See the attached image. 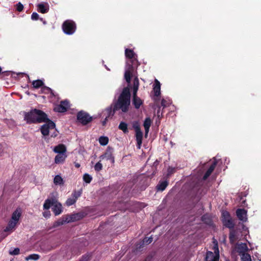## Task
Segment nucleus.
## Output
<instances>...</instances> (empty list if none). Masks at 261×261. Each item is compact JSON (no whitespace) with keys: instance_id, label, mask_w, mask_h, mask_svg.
Segmentation results:
<instances>
[{"instance_id":"nucleus-1","label":"nucleus","mask_w":261,"mask_h":261,"mask_svg":"<svg viewBox=\"0 0 261 261\" xmlns=\"http://www.w3.org/2000/svg\"><path fill=\"white\" fill-rule=\"evenodd\" d=\"M130 88L128 86L124 87L118 99L115 102L106 108L104 114L107 118L112 117L117 111L121 110L123 113H127L129 111L130 105Z\"/></svg>"},{"instance_id":"nucleus-2","label":"nucleus","mask_w":261,"mask_h":261,"mask_svg":"<svg viewBox=\"0 0 261 261\" xmlns=\"http://www.w3.org/2000/svg\"><path fill=\"white\" fill-rule=\"evenodd\" d=\"M24 120L28 124L39 123L48 120L45 113L40 110L34 109L28 112H24Z\"/></svg>"},{"instance_id":"nucleus-3","label":"nucleus","mask_w":261,"mask_h":261,"mask_svg":"<svg viewBox=\"0 0 261 261\" xmlns=\"http://www.w3.org/2000/svg\"><path fill=\"white\" fill-rule=\"evenodd\" d=\"M51 206H53L52 207V211L55 216L59 215L62 213V205L60 202L58 201L56 197H54L46 199L43 204V208L47 210L51 207Z\"/></svg>"},{"instance_id":"nucleus-4","label":"nucleus","mask_w":261,"mask_h":261,"mask_svg":"<svg viewBox=\"0 0 261 261\" xmlns=\"http://www.w3.org/2000/svg\"><path fill=\"white\" fill-rule=\"evenodd\" d=\"M62 29L65 34L70 35L75 32L76 25L73 20H66L63 23Z\"/></svg>"},{"instance_id":"nucleus-5","label":"nucleus","mask_w":261,"mask_h":261,"mask_svg":"<svg viewBox=\"0 0 261 261\" xmlns=\"http://www.w3.org/2000/svg\"><path fill=\"white\" fill-rule=\"evenodd\" d=\"M77 120L83 125H86L93 120V117L86 112L81 111L77 113Z\"/></svg>"},{"instance_id":"nucleus-6","label":"nucleus","mask_w":261,"mask_h":261,"mask_svg":"<svg viewBox=\"0 0 261 261\" xmlns=\"http://www.w3.org/2000/svg\"><path fill=\"white\" fill-rule=\"evenodd\" d=\"M44 122H46V123L41 127L40 130L42 134L45 136L48 135L49 129L55 128L56 124L53 121L49 120L48 118V120H46Z\"/></svg>"},{"instance_id":"nucleus-7","label":"nucleus","mask_w":261,"mask_h":261,"mask_svg":"<svg viewBox=\"0 0 261 261\" xmlns=\"http://www.w3.org/2000/svg\"><path fill=\"white\" fill-rule=\"evenodd\" d=\"M134 128L136 132V139L138 148H140V146L142 143L143 133L141 131L140 126L138 124H134Z\"/></svg>"},{"instance_id":"nucleus-8","label":"nucleus","mask_w":261,"mask_h":261,"mask_svg":"<svg viewBox=\"0 0 261 261\" xmlns=\"http://www.w3.org/2000/svg\"><path fill=\"white\" fill-rule=\"evenodd\" d=\"M99 158L101 160H103L104 159H106L107 160H110L112 164H113L115 162L114 156L113 154V149L110 147H108L105 153L101 155Z\"/></svg>"},{"instance_id":"nucleus-9","label":"nucleus","mask_w":261,"mask_h":261,"mask_svg":"<svg viewBox=\"0 0 261 261\" xmlns=\"http://www.w3.org/2000/svg\"><path fill=\"white\" fill-rule=\"evenodd\" d=\"M68 107L69 102L66 100H62L60 102V105L54 108V110L57 112L63 113L67 110Z\"/></svg>"},{"instance_id":"nucleus-10","label":"nucleus","mask_w":261,"mask_h":261,"mask_svg":"<svg viewBox=\"0 0 261 261\" xmlns=\"http://www.w3.org/2000/svg\"><path fill=\"white\" fill-rule=\"evenodd\" d=\"M66 216L67 218V220L68 221V223L80 220L84 217L83 213H77L70 215H67Z\"/></svg>"},{"instance_id":"nucleus-11","label":"nucleus","mask_w":261,"mask_h":261,"mask_svg":"<svg viewBox=\"0 0 261 261\" xmlns=\"http://www.w3.org/2000/svg\"><path fill=\"white\" fill-rule=\"evenodd\" d=\"M236 215L238 219L242 221L246 222L247 220V211L244 208H238L236 211Z\"/></svg>"},{"instance_id":"nucleus-12","label":"nucleus","mask_w":261,"mask_h":261,"mask_svg":"<svg viewBox=\"0 0 261 261\" xmlns=\"http://www.w3.org/2000/svg\"><path fill=\"white\" fill-rule=\"evenodd\" d=\"M218 253L214 255L211 251H208L206 253L205 260L206 261H219V254L218 249L217 248Z\"/></svg>"},{"instance_id":"nucleus-13","label":"nucleus","mask_w":261,"mask_h":261,"mask_svg":"<svg viewBox=\"0 0 261 261\" xmlns=\"http://www.w3.org/2000/svg\"><path fill=\"white\" fill-rule=\"evenodd\" d=\"M217 164V162L215 159V160L213 161V162L212 163L207 170L206 171L205 174L203 175V178L204 180L206 179L212 174L213 171L214 170L216 165Z\"/></svg>"},{"instance_id":"nucleus-14","label":"nucleus","mask_w":261,"mask_h":261,"mask_svg":"<svg viewBox=\"0 0 261 261\" xmlns=\"http://www.w3.org/2000/svg\"><path fill=\"white\" fill-rule=\"evenodd\" d=\"M132 103L136 109H139L143 103V101L137 95L133 96Z\"/></svg>"},{"instance_id":"nucleus-15","label":"nucleus","mask_w":261,"mask_h":261,"mask_svg":"<svg viewBox=\"0 0 261 261\" xmlns=\"http://www.w3.org/2000/svg\"><path fill=\"white\" fill-rule=\"evenodd\" d=\"M37 10L41 13H46L49 11L48 4L40 3L37 5Z\"/></svg>"},{"instance_id":"nucleus-16","label":"nucleus","mask_w":261,"mask_h":261,"mask_svg":"<svg viewBox=\"0 0 261 261\" xmlns=\"http://www.w3.org/2000/svg\"><path fill=\"white\" fill-rule=\"evenodd\" d=\"M53 150L58 154H64L66 151V147L65 145L60 144L55 146Z\"/></svg>"},{"instance_id":"nucleus-17","label":"nucleus","mask_w":261,"mask_h":261,"mask_svg":"<svg viewBox=\"0 0 261 261\" xmlns=\"http://www.w3.org/2000/svg\"><path fill=\"white\" fill-rule=\"evenodd\" d=\"M125 55L126 58L132 60V63H133L134 61H137L136 59H135L136 54L134 53V51L131 49L126 48L125 50Z\"/></svg>"},{"instance_id":"nucleus-18","label":"nucleus","mask_w":261,"mask_h":261,"mask_svg":"<svg viewBox=\"0 0 261 261\" xmlns=\"http://www.w3.org/2000/svg\"><path fill=\"white\" fill-rule=\"evenodd\" d=\"M151 120L149 117L146 118L143 123V126L145 128V136L147 137L149 132V128L151 126Z\"/></svg>"},{"instance_id":"nucleus-19","label":"nucleus","mask_w":261,"mask_h":261,"mask_svg":"<svg viewBox=\"0 0 261 261\" xmlns=\"http://www.w3.org/2000/svg\"><path fill=\"white\" fill-rule=\"evenodd\" d=\"M21 215V210L20 209V208H17L12 213L11 219L18 222L20 219Z\"/></svg>"},{"instance_id":"nucleus-20","label":"nucleus","mask_w":261,"mask_h":261,"mask_svg":"<svg viewBox=\"0 0 261 261\" xmlns=\"http://www.w3.org/2000/svg\"><path fill=\"white\" fill-rule=\"evenodd\" d=\"M222 222L223 225L226 227L228 228L230 230L234 229L235 224L231 218L227 220H222Z\"/></svg>"},{"instance_id":"nucleus-21","label":"nucleus","mask_w":261,"mask_h":261,"mask_svg":"<svg viewBox=\"0 0 261 261\" xmlns=\"http://www.w3.org/2000/svg\"><path fill=\"white\" fill-rule=\"evenodd\" d=\"M154 94L155 96H159L161 94V84L157 80H155V83L153 87Z\"/></svg>"},{"instance_id":"nucleus-22","label":"nucleus","mask_w":261,"mask_h":261,"mask_svg":"<svg viewBox=\"0 0 261 261\" xmlns=\"http://www.w3.org/2000/svg\"><path fill=\"white\" fill-rule=\"evenodd\" d=\"M67 157V155L65 153L64 154H58L55 158V163L56 164H60L63 163L66 158Z\"/></svg>"},{"instance_id":"nucleus-23","label":"nucleus","mask_w":261,"mask_h":261,"mask_svg":"<svg viewBox=\"0 0 261 261\" xmlns=\"http://www.w3.org/2000/svg\"><path fill=\"white\" fill-rule=\"evenodd\" d=\"M201 221L205 224L210 226L212 225L213 221L210 216L208 214H204L201 217Z\"/></svg>"},{"instance_id":"nucleus-24","label":"nucleus","mask_w":261,"mask_h":261,"mask_svg":"<svg viewBox=\"0 0 261 261\" xmlns=\"http://www.w3.org/2000/svg\"><path fill=\"white\" fill-rule=\"evenodd\" d=\"M139 86V80L137 77H135L133 81V96L137 95V91Z\"/></svg>"},{"instance_id":"nucleus-25","label":"nucleus","mask_w":261,"mask_h":261,"mask_svg":"<svg viewBox=\"0 0 261 261\" xmlns=\"http://www.w3.org/2000/svg\"><path fill=\"white\" fill-rule=\"evenodd\" d=\"M67 217L66 215H64L62 217V218L59 219L58 221H56L54 223V226H59L61 225L64 224L65 223H68V220L67 219Z\"/></svg>"},{"instance_id":"nucleus-26","label":"nucleus","mask_w":261,"mask_h":261,"mask_svg":"<svg viewBox=\"0 0 261 261\" xmlns=\"http://www.w3.org/2000/svg\"><path fill=\"white\" fill-rule=\"evenodd\" d=\"M168 182L166 180L160 182L156 186V189L158 191H163L167 187Z\"/></svg>"},{"instance_id":"nucleus-27","label":"nucleus","mask_w":261,"mask_h":261,"mask_svg":"<svg viewBox=\"0 0 261 261\" xmlns=\"http://www.w3.org/2000/svg\"><path fill=\"white\" fill-rule=\"evenodd\" d=\"M17 223V222L16 221L11 219L9 221L8 225L5 229L4 231H10V230L12 229L13 228H14L15 227Z\"/></svg>"},{"instance_id":"nucleus-28","label":"nucleus","mask_w":261,"mask_h":261,"mask_svg":"<svg viewBox=\"0 0 261 261\" xmlns=\"http://www.w3.org/2000/svg\"><path fill=\"white\" fill-rule=\"evenodd\" d=\"M127 124L125 122H121L118 126V128L121 130L124 134L128 133Z\"/></svg>"},{"instance_id":"nucleus-29","label":"nucleus","mask_w":261,"mask_h":261,"mask_svg":"<svg viewBox=\"0 0 261 261\" xmlns=\"http://www.w3.org/2000/svg\"><path fill=\"white\" fill-rule=\"evenodd\" d=\"M32 85L34 88L39 89L44 85V82L41 80H35L33 81Z\"/></svg>"},{"instance_id":"nucleus-30","label":"nucleus","mask_w":261,"mask_h":261,"mask_svg":"<svg viewBox=\"0 0 261 261\" xmlns=\"http://www.w3.org/2000/svg\"><path fill=\"white\" fill-rule=\"evenodd\" d=\"M248 249L246 244H242L238 247V252L240 254L247 253Z\"/></svg>"},{"instance_id":"nucleus-31","label":"nucleus","mask_w":261,"mask_h":261,"mask_svg":"<svg viewBox=\"0 0 261 261\" xmlns=\"http://www.w3.org/2000/svg\"><path fill=\"white\" fill-rule=\"evenodd\" d=\"M229 239L230 243L231 244L233 243L236 240V231L234 229L230 230Z\"/></svg>"},{"instance_id":"nucleus-32","label":"nucleus","mask_w":261,"mask_h":261,"mask_svg":"<svg viewBox=\"0 0 261 261\" xmlns=\"http://www.w3.org/2000/svg\"><path fill=\"white\" fill-rule=\"evenodd\" d=\"M41 91L45 94L50 93L52 95H54L53 90L50 88L44 85L42 87Z\"/></svg>"},{"instance_id":"nucleus-33","label":"nucleus","mask_w":261,"mask_h":261,"mask_svg":"<svg viewBox=\"0 0 261 261\" xmlns=\"http://www.w3.org/2000/svg\"><path fill=\"white\" fill-rule=\"evenodd\" d=\"M54 182L56 185H63V180L62 177L59 175H56L54 179Z\"/></svg>"},{"instance_id":"nucleus-34","label":"nucleus","mask_w":261,"mask_h":261,"mask_svg":"<svg viewBox=\"0 0 261 261\" xmlns=\"http://www.w3.org/2000/svg\"><path fill=\"white\" fill-rule=\"evenodd\" d=\"M99 142L101 145H106L109 142V139L107 137L101 136L99 138Z\"/></svg>"},{"instance_id":"nucleus-35","label":"nucleus","mask_w":261,"mask_h":261,"mask_svg":"<svg viewBox=\"0 0 261 261\" xmlns=\"http://www.w3.org/2000/svg\"><path fill=\"white\" fill-rule=\"evenodd\" d=\"M40 258V255L37 254H32L25 257L27 260H37Z\"/></svg>"},{"instance_id":"nucleus-36","label":"nucleus","mask_w":261,"mask_h":261,"mask_svg":"<svg viewBox=\"0 0 261 261\" xmlns=\"http://www.w3.org/2000/svg\"><path fill=\"white\" fill-rule=\"evenodd\" d=\"M132 76V73L129 70H126L124 73V78L128 84H130Z\"/></svg>"},{"instance_id":"nucleus-37","label":"nucleus","mask_w":261,"mask_h":261,"mask_svg":"<svg viewBox=\"0 0 261 261\" xmlns=\"http://www.w3.org/2000/svg\"><path fill=\"white\" fill-rule=\"evenodd\" d=\"M242 261H251V256L249 254L243 253L241 254Z\"/></svg>"},{"instance_id":"nucleus-38","label":"nucleus","mask_w":261,"mask_h":261,"mask_svg":"<svg viewBox=\"0 0 261 261\" xmlns=\"http://www.w3.org/2000/svg\"><path fill=\"white\" fill-rule=\"evenodd\" d=\"M82 193V190H79V191H74L73 192L72 194V197L73 198H75L76 200L78 199L79 197H80Z\"/></svg>"},{"instance_id":"nucleus-39","label":"nucleus","mask_w":261,"mask_h":261,"mask_svg":"<svg viewBox=\"0 0 261 261\" xmlns=\"http://www.w3.org/2000/svg\"><path fill=\"white\" fill-rule=\"evenodd\" d=\"M92 179V177L89 174L85 173L84 174L83 180L85 182L89 184L91 181Z\"/></svg>"},{"instance_id":"nucleus-40","label":"nucleus","mask_w":261,"mask_h":261,"mask_svg":"<svg viewBox=\"0 0 261 261\" xmlns=\"http://www.w3.org/2000/svg\"><path fill=\"white\" fill-rule=\"evenodd\" d=\"M175 172H176L175 168L169 167L167 169V177H169L170 176H171Z\"/></svg>"},{"instance_id":"nucleus-41","label":"nucleus","mask_w":261,"mask_h":261,"mask_svg":"<svg viewBox=\"0 0 261 261\" xmlns=\"http://www.w3.org/2000/svg\"><path fill=\"white\" fill-rule=\"evenodd\" d=\"M152 241L153 238L151 236L150 237H145L143 239L142 244L141 246L143 245L144 244L148 245L150 244L152 242Z\"/></svg>"},{"instance_id":"nucleus-42","label":"nucleus","mask_w":261,"mask_h":261,"mask_svg":"<svg viewBox=\"0 0 261 261\" xmlns=\"http://www.w3.org/2000/svg\"><path fill=\"white\" fill-rule=\"evenodd\" d=\"M76 200H75V198H73V197L69 198L67 199L66 201V205L69 206L74 204L76 202Z\"/></svg>"},{"instance_id":"nucleus-43","label":"nucleus","mask_w":261,"mask_h":261,"mask_svg":"<svg viewBox=\"0 0 261 261\" xmlns=\"http://www.w3.org/2000/svg\"><path fill=\"white\" fill-rule=\"evenodd\" d=\"M102 165L100 161L97 162L94 166V169L96 171L99 172L102 170Z\"/></svg>"},{"instance_id":"nucleus-44","label":"nucleus","mask_w":261,"mask_h":261,"mask_svg":"<svg viewBox=\"0 0 261 261\" xmlns=\"http://www.w3.org/2000/svg\"><path fill=\"white\" fill-rule=\"evenodd\" d=\"M222 220H227L231 218L229 213L227 211H224L222 214Z\"/></svg>"},{"instance_id":"nucleus-45","label":"nucleus","mask_w":261,"mask_h":261,"mask_svg":"<svg viewBox=\"0 0 261 261\" xmlns=\"http://www.w3.org/2000/svg\"><path fill=\"white\" fill-rule=\"evenodd\" d=\"M10 74H11V71H1L0 76L2 79H3L5 76H8L10 75Z\"/></svg>"},{"instance_id":"nucleus-46","label":"nucleus","mask_w":261,"mask_h":261,"mask_svg":"<svg viewBox=\"0 0 261 261\" xmlns=\"http://www.w3.org/2000/svg\"><path fill=\"white\" fill-rule=\"evenodd\" d=\"M23 8V5L20 2H19L16 5V10L18 12L22 11Z\"/></svg>"},{"instance_id":"nucleus-47","label":"nucleus","mask_w":261,"mask_h":261,"mask_svg":"<svg viewBox=\"0 0 261 261\" xmlns=\"http://www.w3.org/2000/svg\"><path fill=\"white\" fill-rule=\"evenodd\" d=\"M161 106L163 108L167 107L169 106V102L164 99H162L161 100Z\"/></svg>"},{"instance_id":"nucleus-48","label":"nucleus","mask_w":261,"mask_h":261,"mask_svg":"<svg viewBox=\"0 0 261 261\" xmlns=\"http://www.w3.org/2000/svg\"><path fill=\"white\" fill-rule=\"evenodd\" d=\"M39 15L36 12H33L31 15V18L33 20H37L39 19Z\"/></svg>"},{"instance_id":"nucleus-49","label":"nucleus","mask_w":261,"mask_h":261,"mask_svg":"<svg viewBox=\"0 0 261 261\" xmlns=\"http://www.w3.org/2000/svg\"><path fill=\"white\" fill-rule=\"evenodd\" d=\"M19 249L18 248H16L12 251H10V254L12 255H17L19 253Z\"/></svg>"},{"instance_id":"nucleus-50","label":"nucleus","mask_w":261,"mask_h":261,"mask_svg":"<svg viewBox=\"0 0 261 261\" xmlns=\"http://www.w3.org/2000/svg\"><path fill=\"white\" fill-rule=\"evenodd\" d=\"M43 216L46 218H49L50 216V212L49 211H45L43 213Z\"/></svg>"},{"instance_id":"nucleus-51","label":"nucleus","mask_w":261,"mask_h":261,"mask_svg":"<svg viewBox=\"0 0 261 261\" xmlns=\"http://www.w3.org/2000/svg\"><path fill=\"white\" fill-rule=\"evenodd\" d=\"M152 258V256L151 255H149L145 258L144 261H151Z\"/></svg>"},{"instance_id":"nucleus-52","label":"nucleus","mask_w":261,"mask_h":261,"mask_svg":"<svg viewBox=\"0 0 261 261\" xmlns=\"http://www.w3.org/2000/svg\"><path fill=\"white\" fill-rule=\"evenodd\" d=\"M108 118H107L106 117L105 120L102 121V124L103 126H105L106 125V124L107 123V122L108 121Z\"/></svg>"},{"instance_id":"nucleus-53","label":"nucleus","mask_w":261,"mask_h":261,"mask_svg":"<svg viewBox=\"0 0 261 261\" xmlns=\"http://www.w3.org/2000/svg\"><path fill=\"white\" fill-rule=\"evenodd\" d=\"M88 258L87 257L83 256L82 258L80 260V261H87Z\"/></svg>"},{"instance_id":"nucleus-54","label":"nucleus","mask_w":261,"mask_h":261,"mask_svg":"<svg viewBox=\"0 0 261 261\" xmlns=\"http://www.w3.org/2000/svg\"><path fill=\"white\" fill-rule=\"evenodd\" d=\"M75 167L77 168H79L80 167V164L78 163H75Z\"/></svg>"},{"instance_id":"nucleus-55","label":"nucleus","mask_w":261,"mask_h":261,"mask_svg":"<svg viewBox=\"0 0 261 261\" xmlns=\"http://www.w3.org/2000/svg\"><path fill=\"white\" fill-rule=\"evenodd\" d=\"M57 136V133L56 132L51 135V137H56Z\"/></svg>"},{"instance_id":"nucleus-56","label":"nucleus","mask_w":261,"mask_h":261,"mask_svg":"<svg viewBox=\"0 0 261 261\" xmlns=\"http://www.w3.org/2000/svg\"><path fill=\"white\" fill-rule=\"evenodd\" d=\"M40 20H41V21H43V19H42V18H40Z\"/></svg>"},{"instance_id":"nucleus-57","label":"nucleus","mask_w":261,"mask_h":261,"mask_svg":"<svg viewBox=\"0 0 261 261\" xmlns=\"http://www.w3.org/2000/svg\"><path fill=\"white\" fill-rule=\"evenodd\" d=\"M159 111L158 110V114H159Z\"/></svg>"}]
</instances>
